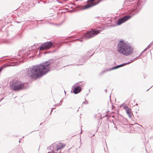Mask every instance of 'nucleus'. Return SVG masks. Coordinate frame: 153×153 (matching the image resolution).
Returning a JSON list of instances; mask_svg holds the SVG:
<instances>
[{
  "instance_id": "obj_39",
  "label": "nucleus",
  "mask_w": 153,
  "mask_h": 153,
  "mask_svg": "<svg viewBox=\"0 0 153 153\" xmlns=\"http://www.w3.org/2000/svg\"><path fill=\"white\" fill-rule=\"evenodd\" d=\"M62 102V101H61H61H60V102Z\"/></svg>"
},
{
  "instance_id": "obj_4",
  "label": "nucleus",
  "mask_w": 153,
  "mask_h": 153,
  "mask_svg": "<svg viewBox=\"0 0 153 153\" xmlns=\"http://www.w3.org/2000/svg\"><path fill=\"white\" fill-rule=\"evenodd\" d=\"M10 88L16 91H19L25 88L24 84L22 82L13 80L10 83Z\"/></svg>"
},
{
  "instance_id": "obj_10",
  "label": "nucleus",
  "mask_w": 153,
  "mask_h": 153,
  "mask_svg": "<svg viewBox=\"0 0 153 153\" xmlns=\"http://www.w3.org/2000/svg\"><path fill=\"white\" fill-rule=\"evenodd\" d=\"M126 113L128 115V117L129 118H131L133 116V114L131 112V109L128 108L126 109Z\"/></svg>"
},
{
  "instance_id": "obj_41",
  "label": "nucleus",
  "mask_w": 153,
  "mask_h": 153,
  "mask_svg": "<svg viewBox=\"0 0 153 153\" xmlns=\"http://www.w3.org/2000/svg\"><path fill=\"white\" fill-rule=\"evenodd\" d=\"M136 105H137V104H136Z\"/></svg>"
},
{
  "instance_id": "obj_8",
  "label": "nucleus",
  "mask_w": 153,
  "mask_h": 153,
  "mask_svg": "<svg viewBox=\"0 0 153 153\" xmlns=\"http://www.w3.org/2000/svg\"><path fill=\"white\" fill-rule=\"evenodd\" d=\"M65 146V145L62 144L61 143H59L57 144L56 146V149H53L52 150V153H56L57 151L63 148Z\"/></svg>"
},
{
  "instance_id": "obj_16",
  "label": "nucleus",
  "mask_w": 153,
  "mask_h": 153,
  "mask_svg": "<svg viewBox=\"0 0 153 153\" xmlns=\"http://www.w3.org/2000/svg\"><path fill=\"white\" fill-rule=\"evenodd\" d=\"M152 45V44L151 43H150V44H149L147 47L146 48V49H149Z\"/></svg>"
},
{
  "instance_id": "obj_18",
  "label": "nucleus",
  "mask_w": 153,
  "mask_h": 153,
  "mask_svg": "<svg viewBox=\"0 0 153 153\" xmlns=\"http://www.w3.org/2000/svg\"><path fill=\"white\" fill-rule=\"evenodd\" d=\"M4 66H1V67L0 68V72L2 71V70L3 69V68H4Z\"/></svg>"
},
{
  "instance_id": "obj_3",
  "label": "nucleus",
  "mask_w": 153,
  "mask_h": 153,
  "mask_svg": "<svg viewBox=\"0 0 153 153\" xmlns=\"http://www.w3.org/2000/svg\"><path fill=\"white\" fill-rule=\"evenodd\" d=\"M117 51L120 54L128 56L133 53L134 49L130 44L126 43L123 40H120L117 45Z\"/></svg>"
},
{
  "instance_id": "obj_40",
  "label": "nucleus",
  "mask_w": 153,
  "mask_h": 153,
  "mask_svg": "<svg viewBox=\"0 0 153 153\" xmlns=\"http://www.w3.org/2000/svg\"><path fill=\"white\" fill-rule=\"evenodd\" d=\"M93 55V54H92L91 56H92Z\"/></svg>"
},
{
  "instance_id": "obj_20",
  "label": "nucleus",
  "mask_w": 153,
  "mask_h": 153,
  "mask_svg": "<svg viewBox=\"0 0 153 153\" xmlns=\"http://www.w3.org/2000/svg\"><path fill=\"white\" fill-rule=\"evenodd\" d=\"M88 102L87 101V102H85L84 101L83 102H82V104H88Z\"/></svg>"
},
{
  "instance_id": "obj_9",
  "label": "nucleus",
  "mask_w": 153,
  "mask_h": 153,
  "mask_svg": "<svg viewBox=\"0 0 153 153\" xmlns=\"http://www.w3.org/2000/svg\"><path fill=\"white\" fill-rule=\"evenodd\" d=\"M82 88L79 86H76L74 88L73 93L75 94H77L79 93L81 91Z\"/></svg>"
},
{
  "instance_id": "obj_28",
  "label": "nucleus",
  "mask_w": 153,
  "mask_h": 153,
  "mask_svg": "<svg viewBox=\"0 0 153 153\" xmlns=\"http://www.w3.org/2000/svg\"><path fill=\"white\" fill-rule=\"evenodd\" d=\"M16 22L17 23H20V22Z\"/></svg>"
},
{
  "instance_id": "obj_27",
  "label": "nucleus",
  "mask_w": 153,
  "mask_h": 153,
  "mask_svg": "<svg viewBox=\"0 0 153 153\" xmlns=\"http://www.w3.org/2000/svg\"><path fill=\"white\" fill-rule=\"evenodd\" d=\"M49 52H46L45 53V54H46V53H48Z\"/></svg>"
},
{
  "instance_id": "obj_14",
  "label": "nucleus",
  "mask_w": 153,
  "mask_h": 153,
  "mask_svg": "<svg viewBox=\"0 0 153 153\" xmlns=\"http://www.w3.org/2000/svg\"><path fill=\"white\" fill-rule=\"evenodd\" d=\"M18 151V152H16L15 153H21V151H22V149L20 148H19V149H16V151Z\"/></svg>"
},
{
  "instance_id": "obj_32",
  "label": "nucleus",
  "mask_w": 153,
  "mask_h": 153,
  "mask_svg": "<svg viewBox=\"0 0 153 153\" xmlns=\"http://www.w3.org/2000/svg\"><path fill=\"white\" fill-rule=\"evenodd\" d=\"M27 21H29V22H31V21H30V20H27Z\"/></svg>"
},
{
  "instance_id": "obj_26",
  "label": "nucleus",
  "mask_w": 153,
  "mask_h": 153,
  "mask_svg": "<svg viewBox=\"0 0 153 153\" xmlns=\"http://www.w3.org/2000/svg\"><path fill=\"white\" fill-rule=\"evenodd\" d=\"M153 86V85L152 86H151L149 89H148V90H146V91H148L149 89H150Z\"/></svg>"
},
{
  "instance_id": "obj_44",
  "label": "nucleus",
  "mask_w": 153,
  "mask_h": 153,
  "mask_svg": "<svg viewBox=\"0 0 153 153\" xmlns=\"http://www.w3.org/2000/svg\"><path fill=\"white\" fill-rule=\"evenodd\" d=\"M33 131L31 132L30 133H32Z\"/></svg>"
},
{
  "instance_id": "obj_15",
  "label": "nucleus",
  "mask_w": 153,
  "mask_h": 153,
  "mask_svg": "<svg viewBox=\"0 0 153 153\" xmlns=\"http://www.w3.org/2000/svg\"><path fill=\"white\" fill-rule=\"evenodd\" d=\"M133 62V60L132 59H131V60L129 61H128V62L126 63V65H128L130 63H131V62Z\"/></svg>"
},
{
  "instance_id": "obj_21",
  "label": "nucleus",
  "mask_w": 153,
  "mask_h": 153,
  "mask_svg": "<svg viewBox=\"0 0 153 153\" xmlns=\"http://www.w3.org/2000/svg\"><path fill=\"white\" fill-rule=\"evenodd\" d=\"M128 106L127 105H125L124 106L123 108L125 109L127 108Z\"/></svg>"
},
{
  "instance_id": "obj_30",
  "label": "nucleus",
  "mask_w": 153,
  "mask_h": 153,
  "mask_svg": "<svg viewBox=\"0 0 153 153\" xmlns=\"http://www.w3.org/2000/svg\"><path fill=\"white\" fill-rule=\"evenodd\" d=\"M82 131H81V132L80 133V134H81L82 133Z\"/></svg>"
},
{
  "instance_id": "obj_19",
  "label": "nucleus",
  "mask_w": 153,
  "mask_h": 153,
  "mask_svg": "<svg viewBox=\"0 0 153 153\" xmlns=\"http://www.w3.org/2000/svg\"><path fill=\"white\" fill-rule=\"evenodd\" d=\"M126 63H123V64H121V65H120V67H122L123 66H125V65H126Z\"/></svg>"
},
{
  "instance_id": "obj_13",
  "label": "nucleus",
  "mask_w": 153,
  "mask_h": 153,
  "mask_svg": "<svg viewBox=\"0 0 153 153\" xmlns=\"http://www.w3.org/2000/svg\"><path fill=\"white\" fill-rule=\"evenodd\" d=\"M17 15L19 18L22 17L23 16V13L21 11L17 12Z\"/></svg>"
},
{
  "instance_id": "obj_37",
  "label": "nucleus",
  "mask_w": 153,
  "mask_h": 153,
  "mask_svg": "<svg viewBox=\"0 0 153 153\" xmlns=\"http://www.w3.org/2000/svg\"><path fill=\"white\" fill-rule=\"evenodd\" d=\"M64 92H65V94L66 93H65V91H64Z\"/></svg>"
},
{
  "instance_id": "obj_43",
  "label": "nucleus",
  "mask_w": 153,
  "mask_h": 153,
  "mask_svg": "<svg viewBox=\"0 0 153 153\" xmlns=\"http://www.w3.org/2000/svg\"><path fill=\"white\" fill-rule=\"evenodd\" d=\"M116 128L117 129V127H116Z\"/></svg>"
},
{
  "instance_id": "obj_24",
  "label": "nucleus",
  "mask_w": 153,
  "mask_h": 153,
  "mask_svg": "<svg viewBox=\"0 0 153 153\" xmlns=\"http://www.w3.org/2000/svg\"><path fill=\"white\" fill-rule=\"evenodd\" d=\"M143 53H142V52L138 56L139 57H140V56H141V55H142V54Z\"/></svg>"
},
{
  "instance_id": "obj_38",
  "label": "nucleus",
  "mask_w": 153,
  "mask_h": 153,
  "mask_svg": "<svg viewBox=\"0 0 153 153\" xmlns=\"http://www.w3.org/2000/svg\"><path fill=\"white\" fill-rule=\"evenodd\" d=\"M20 140H19V142H20Z\"/></svg>"
},
{
  "instance_id": "obj_5",
  "label": "nucleus",
  "mask_w": 153,
  "mask_h": 153,
  "mask_svg": "<svg viewBox=\"0 0 153 153\" xmlns=\"http://www.w3.org/2000/svg\"><path fill=\"white\" fill-rule=\"evenodd\" d=\"M53 45V43L52 41L47 42L42 44L39 48V49L40 51L48 50L51 48Z\"/></svg>"
},
{
  "instance_id": "obj_1",
  "label": "nucleus",
  "mask_w": 153,
  "mask_h": 153,
  "mask_svg": "<svg viewBox=\"0 0 153 153\" xmlns=\"http://www.w3.org/2000/svg\"><path fill=\"white\" fill-rule=\"evenodd\" d=\"M53 62V60L51 59L39 65L29 67L27 69V75L32 79H36L47 73L50 70L49 66Z\"/></svg>"
},
{
  "instance_id": "obj_11",
  "label": "nucleus",
  "mask_w": 153,
  "mask_h": 153,
  "mask_svg": "<svg viewBox=\"0 0 153 153\" xmlns=\"http://www.w3.org/2000/svg\"><path fill=\"white\" fill-rule=\"evenodd\" d=\"M120 67H120V65H117V66H115L113 67H112V68H111L105 70H104V71H103V73H105V72H106L108 71H111L112 70H114V69H117V68H119Z\"/></svg>"
},
{
  "instance_id": "obj_7",
  "label": "nucleus",
  "mask_w": 153,
  "mask_h": 153,
  "mask_svg": "<svg viewBox=\"0 0 153 153\" xmlns=\"http://www.w3.org/2000/svg\"><path fill=\"white\" fill-rule=\"evenodd\" d=\"M95 1V0H88L87 1V4L86 5H83V7L82 8V9L85 10L88 8L98 4L100 1V0H99L97 3H94Z\"/></svg>"
},
{
  "instance_id": "obj_35",
  "label": "nucleus",
  "mask_w": 153,
  "mask_h": 153,
  "mask_svg": "<svg viewBox=\"0 0 153 153\" xmlns=\"http://www.w3.org/2000/svg\"><path fill=\"white\" fill-rule=\"evenodd\" d=\"M81 139H80V142L81 143Z\"/></svg>"
},
{
  "instance_id": "obj_22",
  "label": "nucleus",
  "mask_w": 153,
  "mask_h": 153,
  "mask_svg": "<svg viewBox=\"0 0 153 153\" xmlns=\"http://www.w3.org/2000/svg\"><path fill=\"white\" fill-rule=\"evenodd\" d=\"M55 108H52V109H51V113H50V114H51V113H52V110H53V109H55Z\"/></svg>"
},
{
  "instance_id": "obj_23",
  "label": "nucleus",
  "mask_w": 153,
  "mask_h": 153,
  "mask_svg": "<svg viewBox=\"0 0 153 153\" xmlns=\"http://www.w3.org/2000/svg\"><path fill=\"white\" fill-rule=\"evenodd\" d=\"M147 49H146V48L142 52V53H143V52H144V51H145Z\"/></svg>"
},
{
  "instance_id": "obj_2",
  "label": "nucleus",
  "mask_w": 153,
  "mask_h": 153,
  "mask_svg": "<svg viewBox=\"0 0 153 153\" xmlns=\"http://www.w3.org/2000/svg\"><path fill=\"white\" fill-rule=\"evenodd\" d=\"M124 4L123 6H128L130 7V9L129 10L128 13L131 15H126L123 17H121L119 19L117 22V25H120L129 19L132 16L134 15L136 13L138 12L142 8L144 4V2L139 1L134 2L133 1H126L127 4H126V3Z\"/></svg>"
},
{
  "instance_id": "obj_33",
  "label": "nucleus",
  "mask_w": 153,
  "mask_h": 153,
  "mask_svg": "<svg viewBox=\"0 0 153 153\" xmlns=\"http://www.w3.org/2000/svg\"><path fill=\"white\" fill-rule=\"evenodd\" d=\"M94 134H93V135H92V137H93V136H94Z\"/></svg>"
},
{
  "instance_id": "obj_29",
  "label": "nucleus",
  "mask_w": 153,
  "mask_h": 153,
  "mask_svg": "<svg viewBox=\"0 0 153 153\" xmlns=\"http://www.w3.org/2000/svg\"><path fill=\"white\" fill-rule=\"evenodd\" d=\"M106 90H107L106 89L105 90V91L106 93H107Z\"/></svg>"
},
{
  "instance_id": "obj_34",
  "label": "nucleus",
  "mask_w": 153,
  "mask_h": 153,
  "mask_svg": "<svg viewBox=\"0 0 153 153\" xmlns=\"http://www.w3.org/2000/svg\"><path fill=\"white\" fill-rule=\"evenodd\" d=\"M145 55L144 54L143 55V56H145Z\"/></svg>"
},
{
  "instance_id": "obj_17",
  "label": "nucleus",
  "mask_w": 153,
  "mask_h": 153,
  "mask_svg": "<svg viewBox=\"0 0 153 153\" xmlns=\"http://www.w3.org/2000/svg\"><path fill=\"white\" fill-rule=\"evenodd\" d=\"M138 58H139V56H137V57H136V58H134V59H132L133 60V62L134 61L137 60Z\"/></svg>"
},
{
  "instance_id": "obj_36",
  "label": "nucleus",
  "mask_w": 153,
  "mask_h": 153,
  "mask_svg": "<svg viewBox=\"0 0 153 153\" xmlns=\"http://www.w3.org/2000/svg\"><path fill=\"white\" fill-rule=\"evenodd\" d=\"M151 43V44H152V43H153V41Z\"/></svg>"
},
{
  "instance_id": "obj_6",
  "label": "nucleus",
  "mask_w": 153,
  "mask_h": 153,
  "mask_svg": "<svg viewBox=\"0 0 153 153\" xmlns=\"http://www.w3.org/2000/svg\"><path fill=\"white\" fill-rule=\"evenodd\" d=\"M100 32V30L92 29L91 30L88 31L84 34V37L89 39L94 37Z\"/></svg>"
},
{
  "instance_id": "obj_42",
  "label": "nucleus",
  "mask_w": 153,
  "mask_h": 153,
  "mask_svg": "<svg viewBox=\"0 0 153 153\" xmlns=\"http://www.w3.org/2000/svg\"><path fill=\"white\" fill-rule=\"evenodd\" d=\"M23 21H21L20 22H23Z\"/></svg>"
},
{
  "instance_id": "obj_25",
  "label": "nucleus",
  "mask_w": 153,
  "mask_h": 153,
  "mask_svg": "<svg viewBox=\"0 0 153 153\" xmlns=\"http://www.w3.org/2000/svg\"><path fill=\"white\" fill-rule=\"evenodd\" d=\"M62 103H61V104H60V105H59V104H56V105H55V106H56V105H62Z\"/></svg>"
},
{
  "instance_id": "obj_12",
  "label": "nucleus",
  "mask_w": 153,
  "mask_h": 153,
  "mask_svg": "<svg viewBox=\"0 0 153 153\" xmlns=\"http://www.w3.org/2000/svg\"><path fill=\"white\" fill-rule=\"evenodd\" d=\"M11 42L10 40L7 39H5L1 41L0 42V44L2 43L10 44L11 43Z\"/></svg>"
},
{
  "instance_id": "obj_31",
  "label": "nucleus",
  "mask_w": 153,
  "mask_h": 153,
  "mask_svg": "<svg viewBox=\"0 0 153 153\" xmlns=\"http://www.w3.org/2000/svg\"><path fill=\"white\" fill-rule=\"evenodd\" d=\"M3 99V98H2L0 100V102L1 101V100H2Z\"/></svg>"
}]
</instances>
